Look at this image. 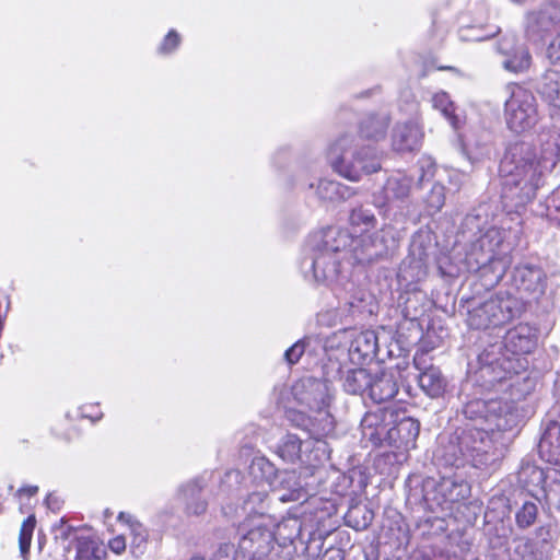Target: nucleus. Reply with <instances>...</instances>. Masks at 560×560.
I'll list each match as a JSON object with an SVG mask.
<instances>
[{
    "label": "nucleus",
    "mask_w": 560,
    "mask_h": 560,
    "mask_svg": "<svg viewBox=\"0 0 560 560\" xmlns=\"http://www.w3.org/2000/svg\"><path fill=\"white\" fill-rule=\"evenodd\" d=\"M108 548L116 555H121L127 548L126 538L124 535H118L108 541Z\"/></svg>",
    "instance_id": "47"
},
{
    "label": "nucleus",
    "mask_w": 560,
    "mask_h": 560,
    "mask_svg": "<svg viewBox=\"0 0 560 560\" xmlns=\"http://www.w3.org/2000/svg\"><path fill=\"white\" fill-rule=\"evenodd\" d=\"M266 499L265 491H256L244 501L242 509L247 514L245 521L248 522V525L252 521H271V517L266 514Z\"/></svg>",
    "instance_id": "30"
},
{
    "label": "nucleus",
    "mask_w": 560,
    "mask_h": 560,
    "mask_svg": "<svg viewBox=\"0 0 560 560\" xmlns=\"http://www.w3.org/2000/svg\"><path fill=\"white\" fill-rule=\"evenodd\" d=\"M422 132L417 124H397L393 130V148L398 152L416 150L420 144Z\"/></svg>",
    "instance_id": "23"
},
{
    "label": "nucleus",
    "mask_w": 560,
    "mask_h": 560,
    "mask_svg": "<svg viewBox=\"0 0 560 560\" xmlns=\"http://www.w3.org/2000/svg\"><path fill=\"white\" fill-rule=\"evenodd\" d=\"M362 434L373 444L387 442L396 448L409 451L416 447L420 423L410 418L395 419L389 409L368 412L361 421Z\"/></svg>",
    "instance_id": "4"
},
{
    "label": "nucleus",
    "mask_w": 560,
    "mask_h": 560,
    "mask_svg": "<svg viewBox=\"0 0 560 560\" xmlns=\"http://www.w3.org/2000/svg\"><path fill=\"white\" fill-rule=\"evenodd\" d=\"M203 483L195 479L182 487V495L185 501V511L188 515H201L207 511L208 502L202 497Z\"/></svg>",
    "instance_id": "25"
},
{
    "label": "nucleus",
    "mask_w": 560,
    "mask_h": 560,
    "mask_svg": "<svg viewBox=\"0 0 560 560\" xmlns=\"http://www.w3.org/2000/svg\"><path fill=\"white\" fill-rule=\"evenodd\" d=\"M547 58L555 66H560V31L547 48Z\"/></svg>",
    "instance_id": "46"
},
{
    "label": "nucleus",
    "mask_w": 560,
    "mask_h": 560,
    "mask_svg": "<svg viewBox=\"0 0 560 560\" xmlns=\"http://www.w3.org/2000/svg\"><path fill=\"white\" fill-rule=\"evenodd\" d=\"M378 342L376 332L373 330H364L359 332L351 341L349 352L354 359L366 360L377 354Z\"/></svg>",
    "instance_id": "26"
},
{
    "label": "nucleus",
    "mask_w": 560,
    "mask_h": 560,
    "mask_svg": "<svg viewBox=\"0 0 560 560\" xmlns=\"http://www.w3.org/2000/svg\"><path fill=\"white\" fill-rule=\"evenodd\" d=\"M412 177L397 172L390 175L382 189L374 194L373 201L378 208H386L393 203L405 202L411 192Z\"/></svg>",
    "instance_id": "14"
},
{
    "label": "nucleus",
    "mask_w": 560,
    "mask_h": 560,
    "mask_svg": "<svg viewBox=\"0 0 560 560\" xmlns=\"http://www.w3.org/2000/svg\"><path fill=\"white\" fill-rule=\"evenodd\" d=\"M328 158L332 168L342 177L358 182L362 175L381 170V158L371 145H360L353 136L345 135L330 147Z\"/></svg>",
    "instance_id": "5"
},
{
    "label": "nucleus",
    "mask_w": 560,
    "mask_h": 560,
    "mask_svg": "<svg viewBox=\"0 0 560 560\" xmlns=\"http://www.w3.org/2000/svg\"><path fill=\"white\" fill-rule=\"evenodd\" d=\"M189 560H205V558H202L200 556H194Z\"/></svg>",
    "instance_id": "50"
},
{
    "label": "nucleus",
    "mask_w": 560,
    "mask_h": 560,
    "mask_svg": "<svg viewBox=\"0 0 560 560\" xmlns=\"http://www.w3.org/2000/svg\"><path fill=\"white\" fill-rule=\"evenodd\" d=\"M472 144L477 148L481 145V143H479L478 141H475Z\"/></svg>",
    "instance_id": "53"
},
{
    "label": "nucleus",
    "mask_w": 560,
    "mask_h": 560,
    "mask_svg": "<svg viewBox=\"0 0 560 560\" xmlns=\"http://www.w3.org/2000/svg\"><path fill=\"white\" fill-rule=\"evenodd\" d=\"M508 127L521 133L532 129L538 121L537 102L534 94L520 85L511 86L504 110Z\"/></svg>",
    "instance_id": "9"
},
{
    "label": "nucleus",
    "mask_w": 560,
    "mask_h": 560,
    "mask_svg": "<svg viewBox=\"0 0 560 560\" xmlns=\"http://www.w3.org/2000/svg\"><path fill=\"white\" fill-rule=\"evenodd\" d=\"M538 514V500H525L515 512V524L520 529H526L536 523Z\"/></svg>",
    "instance_id": "37"
},
{
    "label": "nucleus",
    "mask_w": 560,
    "mask_h": 560,
    "mask_svg": "<svg viewBox=\"0 0 560 560\" xmlns=\"http://www.w3.org/2000/svg\"><path fill=\"white\" fill-rule=\"evenodd\" d=\"M317 195L323 200L335 201L349 198L352 191L338 182L322 179L317 185Z\"/></svg>",
    "instance_id": "35"
},
{
    "label": "nucleus",
    "mask_w": 560,
    "mask_h": 560,
    "mask_svg": "<svg viewBox=\"0 0 560 560\" xmlns=\"http://www.w3.org/2000/svg\"><path fill=\"white\" fill-rule=\"evenodd\" d=\"M38 491V487L37 486H27V487H23L19 490V493L20 494H26L28 497H32L34 495L36 492Z\"/></svg>",
    "instance_id": "49"
},
{
    "label": "nucleus",
    "mask_w": 560,
    "mask_h": 560,
    "mask_svg": "<svg viewBox=\"0 0 560 560\" xmlns=\"http://www.w3.org/2000/svg\"><path fill=\"white\" fill-rule=\"evenodd\" d=\"M179 43H180L179 34L176 31L172 30L164 37L162 44L159 47V51L161 54L172 52L179 45Z\"/></svg>",
    "instance_id": "43"
},
{
    "label": "nucleus",
    "mask_w": 560,
    "mask_h": 560,
    "mask_svg": "<svg viewBox=\"0 0 560 560\" xmlns=\"http://www.w3.org/2000/svg\"><path fill=\"white\" fill-rule=\"evenodd\" d=\"M388 124L386 116H369L361 122L360 135L362 138L378 141L385 137Z\"/></svg>",
    "instance_id": "33"
},
{
    "label": "nucleus",
    "mask_w": 560,
    "mask_h": 560,
    "mask_svg": "<svg viewBox=\"0 0 560 560\" xmlns=\"http://www.w3.org/2000/svg\"><path fill=\"white\" fill-rule=\"evenodd\" d=\"M445 203V188L441 184H434L425 198L427 211L433 215L438 213Z\"/></svg>",
    "instance_id": "41"
},
{
    "label": "nucleus",
    "mask_w": 560,
    "mask_h": 560,
    "mask_svg": "<svg viewBox=\"0 0 560 560\" xmlns=\"http://www.w3.org/2000/svg\"><path fill=\"white\" fill-rule=\"evenodd\" d=\"M335 295L340 301L345 302V305L349 307L350 313L361 312L364 308V303L371 298L370 293L357 287L350 279L349 275L343 283H339L332 289Z\"/></svg>",
    "instance_id": "24"
},
{
    "label": "nucleus",
    "mask_w": 560,
    "mask_h": 560,
    "mask_svg": "<svg viewBox=\"0 0 560 560\" xmlns=\"http://www.w3.org/2000/svg\"><path fill=\"white\" fill-rule=\"evenodd\" d=\"M36 526V518L34 515H30L22 524L19 534V548L20 555L23 560L28 559L30 547L33 537V533Z\"/></svg>",
    "instance_id": "40"
},
{
    "label": "nucleus",
    "mask_w": 560,
    "mask_h": 560,
    "mask_svg": "<svg viewBox=\"0 0 560 560\" xmlns=\"http://www.w3.org/2000/svg\"><path fill=\"white\" fill-rule=\"evenodd\" d=\"M488 139H489V135H486V141L482 143L485 147H487Z\"/></svg>",
    "instance_id": "52"
},
{
    "label": "nucleus",
    "mask_w": 560,
    "mask_h": 560,
    "mask_svg": "<svg viewBox=\"0 0 560 560\" xmlns=\"http://www.w3.org/2000/svg\"><path fill=\"white\" fill-rule=\"evenodd\" d=\"M294 400L308 411L316 412L323 417L325 409L331 401L329 381L317 380L314 377H304L295 382L292 386Z\"/></svg>",
    "instance_id": "11"
},
{
    "label": "nucleus",
    "mask_w": 560,
    "mask_h": 560,
    "mask_svg": "<svg viewBox=\"0 0 560 560\" xmlns=\"http://www.w3.org/2000/svg\"><path fill=\"white\" fill-rule=\"evenodd\" d=\"M538 92L550 106L560 109V73L547 71L538 85Z\"/></svg>",
    "instance_id": "29"
},
{
    "label": "nucleus",
    "mask_w": 560,
    "mask_h": 560,
    "mask_svg": "<svg viewBox=\"0 0 560 560\" xmlns=\"http://www.w3.org/2000/svg\"><path fill=\"white\" fill-rule=\"evenodd\" d=\"M427 276V267L422 258L407 257L398 272V278L407 283L418 282Z\"/></svg>",
    "instance_id": "34"
},
{
    "label": "nucleus",
    "mask_w": 560,
    "mask_h": 560,
    "mask_svg": "<svg viewBox=\"0 0 560 560\" xmlns=\"http://www.w3.org/2000/svg\"><path fill=\"white\" fill-rule=\"evenodd\" d=\"M498 50L505 56L503 67L508 71L518 73L526 71L532 62L528 49L524 45L517 44L514 35L504 36L498 43Z\"/></svg>",
    "instance_id": "15"
},
{
    "label": "nucleus",
    "mask_w": 560,
    "mask_h": 560,
    "mask_svg": "<svg viewBox=\"0 0 560 560\" xmlns=\"http://www.w3.org/2000/svg\"><path fill=\"white\" fill-rule=\"evenodd\" d=\"M368 393L369 397L376 404L393 399L398 393L396 373L383 371L380 374L371 375V385H369Z\"/></svg>",
    "instance_id": "21"
},
{
    "label": "nucleus",
    "mask_w": 560,
    "mask_h": 560,
    "mask_svg": "<svg viewBox=\"0 0 560 560\" xmlns=\"http://www.w3.org/2000/svg\"><path fill=\"white\" fill-rule=\"evenodd\" d=\"M432 105L435 109L440 110L452 127L456 128L458 125L457 116L455 115L454 103L445 92L435 93L432 96Z\"/></svg>",
    "instance_id": "39"
},
{
    "label": "nucleus",
    "mask_w": 560,
    "mask_h": 560,
    "mask_svg": "<svg viewBox=\"0 0 560 560\" xmlns=\"http://www.w3.org/2000/svg\"><path fill=\"white\" fill-rule=\"evenodd\" d=\"M305 351V345L302 340L296 341L284 352V359L289 364L296 363Z\"/></svg>",
    "instance_id": "45"
},
{
    "label": "nucleus",
    "mask_w": 560,
    "mask_h": 560,
    "mask_svg": "<svg viewBox=\"0 0 560 560\" xmlns=\"http://www.w3.org/2000/svg\"><path fill=\"white\" fill-rule=\"evenodd\" d=\"M269 487L281 502L300 501L307 495L295 470L278 471Z\"/></svg>",
    "instance_id": "16"
},
{
    "label": "nucleus",
    "mask_w": 560,
    "mask_h": 560,
    "mask_svg": "<svg viewBox=\"0 0 560 560\" xmlns=\"http://www.w3.org/2000/svg\"><path fill=\"white\" fill-rule=\"evenodd\" d=\"M560 31V8L548 4L526 18L525 33L534 43L542 42L548 35Z\"/></svg>",
    "instance_id": "13"
},
{
    "label": "nucleus",
    "mask_w": 560,
    "mask_h": 560,
    "mask_svg": "<svg viewBox=\"0 0 560 560\" xmlns=\"http://www.w3.org/2000/svg\"><path fill=\"white\" fill-rule=\"evenodd\" d=\"M424 354H416L413 358L415 366L420 371L418 383L420 388L432 398L441 396L446 387V381L439 368L434 365L424 366Z\"/></svg>",
    "instance_id": "20"
},
{
    "label": "nucleus",
    "mask_w": 560,
    "mask_h": 560,
    "mask_svg": "<svg viewBox=\"0 0 560 560\" xmlns=\"http://www.w3.org/2000/svg\"><path fill=\"white\" fill-rule=\"evenodd\" d=\"M118 520L125 522L129 526L130 530V545L129 550L130 553L135 558L141 557L147 549L148 544V532L144 526L138 521L133 520L130 514H126L124 512L119 513Z\"/></svg>",
    "instance_id": "28"
},
{
    "label": "nucleus",
    "mask_w": 560,
    "mask_h": 560,
    "mask_svg": "<svg viewBox=\"0 0 560 560\" xmlns=\"http://www.w3.org/2000/svg\"><path fill=\"white\" fill-rule=\"evenodd\" d=\"M75 560H102L105 550L94 537H79L75 544Z\"/></svg>",
    "instance_id": "32"
},
{
    "label": "nucleus",
    "mask_w": 560,
    "mask_h": 560,
    "mask_svg": "<svg viewBox=\"0 0 560 560\" xmlns=\"http://www.w3.org/2000/svg\"><path fill=\"white\" fill-rule=\"evenodd\" d=\"M520 312L518 302L509 294H495L468 313L467 323L474 329L501 326Z\"/></svg>",
    "instance_id": "8"
},
{
    "label": "nucleus",
    "mask_w": 560,
    "mask_h": 560,
    "mask_svg": "<svg viewBox=\"0 0 560 560\" xmlns=\"http://www.w3.org/2000/svg\"><path fill=\"white\" fill-rule=\"evenodd\" d=\"M394 245L393 228L385 224L370 234L357 236L349 234V241L343 253L346 257L350 256L353 264L366 265L385 256Z\"/></svg>",
    "instance_id": "7"
},
{
    "label": "nucleus",
    "mask_w": 560,
    "mask_h": 560,
    "mask_svg": "<svg viewBox=\"0 0 560 560\" xmlns=\"http://www.w3.org/2000/svg\"><path fill=\"white\" fill-rule=\"evenodd\" d=\"M357 512H360V509H359V508H357V509H353V510L349 511V513H348V515H347V520H348L347 522H348V524H349V525H351V526H352V524H351V518H352L353 514H354V513H357ZM371 520H372V516H371V515H370L369 517H366V516L364 515V516H363V522H362V524H361V523H359V522H355V524L353 525V527H354L355 529H362V528H365V527L369 525V523L371 522Z\"/></svg>",
    "instance_id": "48"
},
{
    "label": "nucleus",
    "mask_w": 560,
    "mask_h": 560,
    "mask_svg": "<svg viewBox=\"0 0 560 560\" xmlns=\"http://www.w3.org/2000/svg\"><path fill=\"white\" fill-rule=\"evenodd\" d=\"M349 241L347 231L328 228L313 234L308 241V253L301 261L305 277L330 287L331 290L346 281L349 268L342 262Z\"/></svg>",
    "instance_id": "2"
},
{
    "label": "nucleus",
    "mask_w": 560,
    "mask_h": 560,
    "mask_svg": "<svg viewBox=\"0 0 560 560\" xmlns=\"http://www.w3.org/2000/svg\"><path fill=\"white\" fill-rule=\"evenodd\" d=\"M560 159V132L553 131L541 141V156L526 142L512 144L500 163L502 198L512 207H522L533 200L539 187L541 168L553 167Z\"/></svg>",
    "instance_id": "1"
},
{
    "label": "nucleus",
    "mask_w": 560,
    "mask_h": 560,
    "mask_svg": "<svg viewBox=\"0 0 560 560\" xmlns=\"http://www.w3.org/2000/svg\"><path fill=\"white\" fill-rule=\"evenodd\" d=\"M513 283L520 292L537 299L545 291L546 276L538 267L518 266L513 271Z\"/></svg>",
    "instance_id": "18"
},
{
    "label": "nucleus",
    "mask_w": 560,
    "mask_h": 560,
    "mask_svg": "<svg viewBox=\"0 0 560 560\" xmlns=\"http://www.w3.org/2000/svg\"><path fill=\"white\" fill-rule=\"evenodd\" d=\"M534 474L538 475L539 478H541V476H542V471H540V470H534Z\"/></svg>",
    "instance_id": "51"
},
{
    "label": "nucleus",
    "mask_w": 560,
    "mask_h": 560,
    "mask_svg": "<svg viewBox=\"0 0 560 560\" xmlns=\"http://www.w3.org/2000/svg\"><path fill=\"white\" fill-rule=\"evenodd\" d=\"M513 2L521 3L523 0H512Z\"/></svg>",
    "instance_id": "54"
},
{
    "label": "nucleus",
    "mask_w": 560,
    "mask_h": 560,
    "mask_svg": "<svg viewBox=\"0 0 560 560\" xmlns=\"http://www.w3.org/2000/svg\"><path fill=\"white\" fill-rule=\"evenodd\" d=\"M434 500L448 509L452 504L462 502L470 494V486L462 478L442 477L434 488Z\"/></svg>",
    "instance_id": "17"
},
{
    "label": "nucleus",
    "mask_w": 560,
    "mask_h": 560,
    "mask_svg": "<svg viewBox=\"0 0 560 560\" xmlns=\"http://www.w3.org/2000/svg\"><path fill=\"white\" fill-rule=\"evenodd\" d=\"M537 343L536 329L528 324H518L509 329L502 342L486 348L479 355L482 365L501 369L505 374L516 373L514 359L509 355L526 354L532 352Z\"/></svg>",
    "instance_id": "6"
},
{
    "label": "nucleus",
    "mask_w": 560,
    "mask_h": 560,
    "mask_svg": "<svg viewBox=\"0 0 560 560\" xmlns=\"http://www.w3.org/2000/svg\"><path fill=\"white\" fill-rule=\"evenodd\" d=\"M419 182L429 180L434 176L435 163L431 156H422L419 160Z\"/></svg>",
    "instance_id": "42"
},
{
    "label": "nucleus",
    "mask_w": 560,
    "mask_h": 560,
    "mask_svg": "<svg viewBox=\"0 0 560 560\" xmlns=\"http://www.w3.org/2000/svg\"><path fill=\"white\" fill-rule=\"evenodd\" d=\"M513 560H535L533 545L529 541H521L514 549Z\"/></svg>",
    "instance_id": "44"
},
{
    "label": "nucleus",
    "mask_w": 560,
    "mask_h": 560,
    "mask_svg": "<svg viewBox=\"0 0 560 560\" xmlns=\"http://www.w3.org/2000/svg\"><path fill=\"white\" fill-rule=\"evenodd\" d=\"M338 373L345 392L351 395H363L371 385V373L363 368H354L342 371L338 363H331Z\"/></svg>",
    "instance_id": "22"
},
{
    "label": "nucleus",
    "mask_w": 560,
    "mask_h": 560,
    "mask_svg": "<svg viewBox=\"0 0 560 560\" xmlns=\"http://www.w3.org/2000/svg\"><path fill=\"white\" fill-rule=\"evenodd\" d=\"M278 470L275 465L264 456L255 457L249 466L250 476L259 481H265L268 485L277 475Z\"/></svg>",
    "instance_id": "38"
},
{
    "label": "nucleus",
    "mask_w": 560,
    "mask_h": 560,
    "mask_svg": "<svg viewBox=\"0 0 560 560\" xmlns=\"http://www.w3.org/2000/svg\"><path fill=\"white\" fill-rule=\"evenodd\" d=\"M302 441L294 434H287L282 438L277 447L278 455L285 462L295 463L301 459Z\"/></svg>",
    "instance_id": "36"
},
{
    "label": "nucleus",
    "mask_w": 560,
    "mask_h": 560,
    "mask_svg": "<svg viewBox=\"0 0 560 560\" xmlns=\"http://www.w3.org/2000/svg\"><path fill=\"white\" fill-rule=\"evenodd\" d=\"M287 418L295 427L308 431L316 440L329 434L334 430V421L329 412H325L323 417H312L305 415L303 410L290 409L287 411Z\"/></svg>",
    "instance_id": "19"
},
{
    "label": "nucleus",
    "mask_w": 560,
    "mask_h": 560,
    "mask_svg": "<svg viewBox=\"0 0 560 560\" xmlns=\"http://www.w3.org/2000/svg\"><path fill=\"white\" fill-rule=\"evenodd\" d=\"M539 452L547 462L560 464V424L553 422L544 432L539 442Z\"/></svg>",
    "instance_id": "27"
},
{
    "label": "nucleus",
    "mask_w": 560,
    "mask_h": 560,
    "mask_svg": "<svg viewBox=\"0 0 560 560\" xmlns=\"http://www.w3.org/2000/svg\"><path fill=\"white\" fill-rule=\"evenodd\" d=\"M502 243L501 233L491 229L487 231L474 246L470 257L475 258L478 269L482 270V275L489 271L493 273V282L498 283L508 269L509 261L505 257H499L497 248Z\"/></svg>",
    "instance_id": "10"
},
{
    "label": "nucleus",
    "mask_w": 560,
    "mask_h": 560,
    "mask_svg": "<svg viewBox=\"0 0 560 560\" xmlns=\"http://www.w3.org/2000/svg\"><path fill=\"white\" fill-rule=\"evenodd\" d=\"M270 524L271 521H252L248 525V522L244 521L241 525L243 530L250 527L238 542L241 552L248 557L247 560H262L270 553L273 547Z\"/></svg>",
    "instance_id": "12"
},
{
    "label": "nucleus",
    "mask_w": 560,
    "mask_h": 560,
    "mask_svg": "<svg viewBox=\"0 0 560 560\" xmlns=\"http://www.w3.org/2000/svg\"><path fill=\"white\" fill-rule=\"evenodd\" d=\"M443 456L451 466L470 465L486 470L497 467L503 457V448L494 443L487 431L471 428L450 441Z\"/></svg>",
    "instance_id": "3"
},
{
    "label": "nucleus",
    "mask_w": 560,
    "mask_h": 560,
    "mask_svg": "<svg viewBox=\"0 0 560 560\" xmlns=\"http://www.w3.org/2000/svg\"><path fill=\"white\" fill-rule=\"evenodd\" d=\"M349 223L353 233L369 234L376 226L377 219L370 209L360 206L350 212Z\"/></svg>",
    "instance_id": "31"
}]
</instances>
